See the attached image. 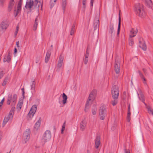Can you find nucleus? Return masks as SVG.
<instances>
[{"instance_id":"52","label":"nucleus","mask_w":153,"mask_h":153,"mask_svg":"<svg viewBox=\"0 0 153 153\" xmlns=\"http://www.w3.org/2000/svg\"><path fill=\"white\" fill-rule=\"evenodd\" d=\"M65 122L63 124L62 127L65 128Z\"/></svg>"},{"instance_id":"3","label":"nucleus","mask_w":153,"mask_h":153,"mask_svg":"<svg viewBox=\"0 0 153 153\" xmlns=\"http://www.w3.org/2000/svg\"><path fill=\"white\" fill-rule=\"evenodd\" d=\"M17 96L16 94L13 95L10 94L8 95L7 101V103L8 105L11 104L12 107L14 106L17 100Z\"/></svg>"},{"instance_id":"35","label":"nucleus","mask_w":153,"mask_h":153,"mask_svg":"<svg viewBox=\"0 0 153 153\" xmlns=\"http://www.w3.org/2000/svg\"><path fill=\"white\" fill-rule=\"evenodd\" d=\"M148 111L149 113L152 114L153 115V111L149 107H147Z\"/></svg>"},{"instance_id":"13","label":"nucleus","mask_w":153,"mask_h":153,"mask_svg":"<svg viewBox=\"0 0 153 153\" xmlns=\"http://www.w3.org/2000/svg\"><path fill=\"white\" fill-rule=\"evenodd\" d=\"M33 6V0H27L26 2L25 7L27 9H30Z\"/></svg>"},{"instance_id":"56","label":"nucleus","mask_w":153,"mask_h":153,"mask_svg":"<svg viewBox=\"0 0 153 153\" xmlns=\"http://www.w3.org/2000/svg\"><path fill=\"white\" fill-rule=\"evenodd\" d=\"M6 153H10V152H7Z\"/></svg>"},{"instance_id":"26","label":"nucleus","mask_w":153,"mask_h":153,"mask_svg":"<svg viewBox=\"0 0 153 153\" xmlns=\"http://www.w3.org/2000/svg\"><path fill=\"white\" fill-rule=\"evenodd\" d=\"M38 24V18H36L35 19V22L34 24L33 25V30H35L37 27V26Z\"/></svg>"},{"instance_id":"37","label":"nucleus","mask_w":153,"mask_h":153,"mask_svg":"<svg viewBox=\"0 0 153 153\" xmlns=\"http://www.w3.org/2000/svg\"><path fill=\"white\" fill-rule=\"evenodd\" d=\"M97 108L96 107H94L92 109V113L93 115H95L96 114Z\"/></svg>"},{"instance_id":"43","label":"nucleus","mask_w":153,"mask_h":153,"mask_svg":"<svg viewBox=\"0 0 153 153\" xmlns=\"http://www.w3.org/2000/svg\"><path fill=\"white\" fill-rule=\"evenodd\" d=\"M19 27L18 26H17L16 27V31L15 32V33H14V34H15V36H16L17 34V33L18 32V30H19Z\"/></svg>"},{"instance_id":"31","label":"nucleus","mask_w":153,"mask_h":153,"mask_svg":"<svg viewBox=\"0 0 153 153\" xmlns=\"http://www.w3.org/2000/svg\"><path fill=\"white\" fill-rule=\"evenodd\" d=\"M146 4L149 7H151L152 5V2L151 0H145Z\"/></svg>"},{"instance_id":"55","label":"nucleus","mask_w":153,"mask_h":153,"mask_svg":"<svg viewBox=\"0 0 153 153\" xmlns=\"http://www.w3.org/2000/svg\"><path fill=\"white\" fill-rule=\"evenodd\" d=\"M17 52V49L16 48H15V49H14V53L16 54V53Z\"/></svg>"},{"instance_id":"33","label":"nucleus","mask_w":153,"mask_h":153,"mask_svg":"<svg viewBox=\"0 0 153 153\" xmlns=\"http://www.w3.org/2000/svg\"><path fill=\"white\" fill-rule=\"evenodd\" d=\"M109 33L112 34L114 32L113 25H111L109 30Z\"/></svg>"},{"instance_id":"49","label":"nucleus","mask_w":153,"mask_h":153,"mask_svg":"<svg viewBox=\"0 0 153 153\" xmlns=\"http://www.w3.org/2000/svg\"><path fill=\"white\" fill-rule=\"evenodd\" d=\"M16 45L18 47H19V41H18L16 42Z\"/></svg>"},{"instance_id":"8","label":"nucleus","mask_w":153,"mask_h":153,"mask_svg":"<svg viewBox=\"0 0 153 153\" xmlns=\"http://www.w3.org/2000/svg\"><path fill=\"white\" fill-rule=\"evenodd\" d=\"M111 93L113 98L114 99H117L118 97L119 94V91L118 86L115 85L113 87L111 90Z\"/></svg>"},{"instance_id":"36","label":"nucleus","mask_w":153,"mask_h":153,"mask_svg":"<svg viewBox=\"0 0 153 153\" xmlns=\"http://www.w3.org/2000/svg\"><path fill=\"white\" fill-rule=\"evenodd\" d=\"M139 97L140 98V99L141 100L142 102H144V96L142 94H140L139 95Z\"/></svg>"},{"instance_id":"47","label":"nucleus","mask_w":153,"mask_h":153,"mask_svg":"<svg viewBox=\"0 0 153 153\" xmlns=\"http://www.w3.org/2000/svg\"><path fill=\"white\" fill-rule=\"evenodd\" d=\"M66 5V2L65 0H64L62 3V6L63 7H65Z\"/></svg>"},{"instance_id":"25","label":"nucleus","mask_w":153,"mask_h":153,"mask_svg":"<svg viewBox=\"0 0 153 153\" xmlns=\"http://www.w3.org/2000/svg\"><path fill=\"white\" fill-rule=\"evenodd\" d=\"M34 3L36 4V6L39 7L40 6L42 8V2L41 1H38V0H35L34 1Z\"/></svg>"},{"instance_id":"50","label":"nucleus","mask_w":153,"mask_h":153,"mask_svg":"<svg viewBox=\"0 0 153 153\" xmlns=\"http://www.w3.org/2000/svg\"><path fill=\"white\" fill-rule=\"evenodd\" d=\"M94 0H91V6H93Z\"/></svg>"},{"instance_id":"15","label":"nucleus","mask_w":153,"mask_h":153,"mask_svg":"<svg viewBox=\"0 0 153 153\" xmlns=\"http://www.w3.org/2000/svg\"><path fill=\"white\" fill-rule=\"evenodd\" d=\"M137 32V30L136 29H132L130 30V38L135 36Z\"/></svg>"},{"instance_id":"12","label":"nucleus","mask_w":153,"mask_h":153,"mask_svg":"<svg viewBox=\"0 0 153 153\" xmlns=\"http://www.w3.org/2000/svg\"><path fill=\"white\" fill-rule=\"evenodd\" d=\"M115 71L117 74H118L120 72V63L119 61H117L115 62L114 65Z\"/></svg>"},{"instance_id":"54","label":"nucleus","mask_w":153,"mask_h":153,"mask_svg":"<svg viewBox=\"0 0 153 153\" xmlns=\"http://www.w3.org/2000/svg\"><path fill=\"white\" fill-rule=\"evenodd\" d=\"M125 153H130V151L129 150H125Z\"/></svg>"},{"instance_id":"4","label":"nucleus","mask_w":153,"mask_h":153,"mask_svg":"<svg viewBox=\"0 0 153 153\" xmlns=\"http://www.w3.org/2000/svg\"><path fill=\"white\" fill-rule=\"evenodd\" d=\"M15 108L14 106H12L7 116L5 117L3 121V125L4 126L9 120H11L14 114Z\"/></svg>"},{"instance_id":"40","label":"nucleus","mask_w":153,"mask_h":153,"mask_svg":"<svg viewBox=\"0 0 153 153\" xmlns=\"http://www.w3.org/2000/svg\"><path fill=\"white\" fill-rule=\"evenodd\" d=\"M129 45L130 46H132L134 44V42L133 40L131 39H129Z\"/></svg>"},{"instance_id":"39","label":"nucleus","mask_w":153,"mask_h":153,"mask_svg":"<svg viewBox=\"0 0 153 153\" xmlns=\"http://www.w3.org/2000/svg\"><path fill=\"white\" fill-rule=\"evenodd\" d=\"M5 99L4 98H3L1 101L0 102V110L1 109V107L3 104L4 102Z\"/></svg>"},{"instance_id":"6","label":"nucleus","mask_w":153,"mask_h":153,"mask_svg":"<svg viewBox=\"0 0 153 153\" xmlns=\"http://www.w3.org/2000/svg\"><path fill=\"white\" fill-rule=\"evenodd\" d=\"M106 112L105 106V105H101L100 107L99 113L100 117L101 120H104L106 115Z\"/></svg>"},{"instance_id":"45","label":"nucleus","mask_w":153,"mask_h":153,"mask_svg":"<svg viewBox=\"0 0 153 153\" xmlns=\"http://www.w3.org/2000/svg\"><path fill=\"white\" fill-rule=\"evenodd\" d=\"M94 24V25H95V26L94 27V29L95 30H96L97 29L98 26V22H95Z\"/></svg>"},{"instance_id":"7","label":"nucleus","mask_w":153,"mask_h":153,"mask_svg":"<svg viewBox=\"0 0 153 153\" xmlns=\"http://www.w3.org/2000/svg\"><path fill=\"white\" fill-rule=\"evenodd\" d=\"M30 129H27L24 132L23 134V142L26 143L29 140L30 135Z\"/></svg>"},{"instance_id":"20","label":"nucleus","mask_w":153,"mask_h":153,"mask_svg":"<svg viewBox=\"0 0 153 153\" xmlns=\"http://www.w3.org/2000/svg\"><path fill=\"white\" fill-rule=\"evenodd\" d=\"M62 103L63 105H65L67 103L68 97L65 93H63L62 95Z\"/></svg>"},{"instance_id":"51","label":"nucleus","mask_w":153,"mask_h":153,"mask_svg":"<svg viewBox=\"0 0 153 153\" xmlns=\"http://www.w3.org/2000/svg\"><path fill=\"white\" fill-rule=\"evenodd\" d=\"M65 128L62 127V130H61V133L62 134H63V131L65 130Z\"/></svg>"},{"instance_id":"19","label":"nucleus","mask_w":153,"mask_h":153,"mask_svg":"<svg viewBox=\"0 0 153 153\" xmlns=\"http://www.w3.org/2000/svg\"><path fill=\"white\" fill-rule=\"evenodd\" d=\"M51 55V52L49 51L47 53L45 57V62L46 63H47L50 59Z\"/></svg>"},{"instance_id":"53","label":"nucleus","mask_w":153,"mask_h":153,"mask_svg":"<svg viewBox=\"0 0 153 153\" xmlns=\"http://www.w3.org/2000/svg\"><path fill=\"white\" fill-rule=\"evenodd\" d=\"M141 77H142V78L143 79V80H144V82H144V83H146V80L145 79V78H144V77H143V76H142Z\"/></svg>"},{"instance_id":"28","label":"nucleus","mask_w":153,"mask_h":153,"mask_svg":"<svg viewBox=\"0 0 153 153\" xmlns=\"http://www.w3.org/2000/svg\"><path fill=\"white\" fill-rule=\"evenodd\" d=\"M36 82L34 80L31 82L30 83V87L31 90L34 91L35 89Z\"/></svg>"},{"instance_id":"46","label":"nucleus","mask_w":153,"mask_h":153,"mask_svg":"<svg viewBox=\"0 0 153 153\" xmlns=\"http://www.w3.org/2000/svg\"><path fill=\"white\" fill-rule=\"evenodd\" d=\"M86 1V0H83L82 4H83V7L84 8H85Z\"/></svg>"},{"instance_id":"24","label":"nucleus","mask_w":153,"mask_h":153,"mask_svg":"<svg viewBox=\"0 0 153 153\" xmlns=\"http://www.w3.org/2000/svg\"><path fill=\"white\" fill-rule=\"evenodd\" d=\"M100 144V140L98 137L96 138L95 140V147L96 149H97Z\"/></svg>"},{"instance_id":"58","label":"nucleus","mask_w":153,"mask_h":153,"mask_svg":"<svg viewBox=\"0 0 153 153\" xmlns=\"http://www.w3.org/2000/svg\"><path fill=\"white\" fill-rule=\"evenodd\" d=\"M0 153H2L1 152H0Z\"/></svg>"},{"instance_id":"21","label":"nucleus","mask_w":153,"mask_h":153,"mask_svg":"<svg viewBox=\"0 0 153 153\" xmlns=\"http://www.w3.org/2000/svg\"><path fill=\"white\" fill-rule=\"evenodd\" d=\"M14 0H10L8 5V9L10 11L14 4Z\"/></svg>"},{"instance_id":"42","label":"nucleus","mask_w":153,"mask_h":153,"mask_svg":"<svg viewBox=\"0 0 153 153\" xmlns=\"http://www.w3.org/2000/svg\"><path fill=\"white\" fill-rule=\"evenodd\" d=\"M131 114V112H130V105L129 104L128 105V114L127 115H129L130 116Z\"/></svg>"},{"instance_id":"10","label":"nucleus","mask_w":153,"mask_h":153,"mask_svg":"<svg viewBox=\"0 0 153 153\" xmlns=\"http://www.w3.org/2000/svg\"><path fill=\"white\" fill-rule=\"evenodd\" d=\"M139 47L141 48L143 50L146 51L147 49V47L145 42L143 38L140 37L139 38Z\"/></svg>"},{"instance_id":"22","label":"nucleus","mask_w":153,"mask_h":153,"mask_svg":"<svg viewBox=\"0 0 153 153\" xmlns=\"http://www.w3.org/2000/svg\"><path fill=\"white\" fill-rule=\"evenodd\" d=\"M89 55V53L88 51V50H87L86 54L85 55V56L84 59V62L85 64L86 65L88 63V57Z\"/></svg>"},{"instance_id":"41","label":"nucleus","mask_w":153,"mask_h":153,"mask_svg":"<svg viewBox=\"0 0 153 153\" xmlns=\"http://www.w3.org/2000/svg\"><path fill=\"white\" fill-rule=\"evenodd\" d=\"M75 32V29L74 28V27H72L71 28V33H70V34L71 35H73L74 34V33Z\"/></svg>"},{"instance_id":"5","label":"nucleus","mask_w":153,"mask_h":153,"mask_svg":"<svg viewBox=\"0 0 153 153\" xmlns=\"http://www.w3.org/2000/svg\"><path fill=\"white\" fill-rule=\"evenodd\" d=\"M37 110V106L36 105H33L31 108L30 111L27 116V119L29 120H31L35 113Z\"/></svg>"},{"instance_id":"29","label":"nucleus","mask_w":153,"mask_h":153,"mask_svg":"<svg viewBox=\"0 0 153 153\" xmlns=\"http://www.w3.org/2000/svg\"><path fill=\"white\" fill-rule=\"evenodd\" d=\"M120 22H121V18L120 15L119 14V23H118V27L117 29V35H119L120 31Z\"/></svg>"},{"instance_id":"2","label":"nucleus","mask_w":153,"mask_h":153,"mask_svg":"<svg viewBox=\"0 0 153 153\" xmlns=\"http://www.w3.org/2000/svg\"><path fill=\"white\" fill-rule=\"evenodd\" d=\"M134 11L137 15L141 17H143L146 15L143 5L139 3L135 4Z\"/></svg>"},{"instance_id":"48","label":"nucleus","mask_w":153,"mask_h":153,"mask_svg":"<svg viewBox=\"0 0 153 153\" xmlns=\"http://www.w3.org/2000/svg\"><path fill=\"white\" fill-rule=\"evenodd\" d=\"M127 120L128 122H129L130 120V116L127 115Z\"/></svg>"},{"instance_id":"17","label":"nucleus","mask_w":153,"mask_h":153,"mask_svg":"<svg viewBox=\"0 0 153 153\" xmlns=\"http://www.w3.org/2000/svg\"><path fill=\"white\" fill-rule=\"evenodd\" d=\"M11 56L9 53L7 55H6L4 59L3 62H9L11 60Z\"/></svg>"},{"instance_id":"44","label":"nucleus","mask_w":153,"mask_h":153,"mask_svg":"<svg viewBox=\"0 0 153 153\" xmlns=\"http://www.w3.org/2000/svg\"><path fill=\"white\" fill-rule=\"evenodd\" d=\"M117 103V101L116 100H114L112 101V105L114 106L116 105V104Z\"/></svg>"},{"instance_id":"30","label":"nucleus","mask_w":153,"mask_h":153,"mask_svg":"<svg viewBox=\"0 0 153 153\" xmlns=\"http://www.w3.org/2000/svg\"><path fill=\"white\" fill-rule=\"evenodd\" d=\"M120 22H121V18L120 15L119 14V23H118V27L117 29V35H119L120 31Z\"/></svg>"},{"instance_id":"38","label":"nucleus","mask_w":153,"mask_h":153,"mask_svg":"<svg viewBox=\"0 0 153 153\" xmlns=\"http://www.w3.org/2000/svg\"><path fill=\"white\" fill-rule=\"evenodd\" d=\"M4 74V72L2 69H0V79L1 78Z\"/></svg>"},{"instance_id":"1","label":"nucleus","mask_w":153,"mask_h":153,"mask_svg":"<svg viewBox=\"0 0 153 153\" xmlns=\"http://www.w3.org/2000/svg\"><path fill=\"white\" fill-rule=\"evenodd\" d=\"M97 91L93 90L90 93L88 100L86 102L85 111L86 112L88 110L92 103L94 102V100L96 95Z\"/></svg>"},{"instance_id":"57","label":"nucleus","mask_w":153,"mask_h":153,"mask_svg":"<svg viewBox=\"0 0 153 153\" xmlns=\"http://www.w3.org/2000/svg\"><path fill=\"white\" fill-rule=\"evenodd\" d=\"M51 47H52V45H51Z\"/></svg>"},{"instance_id":"14","label":"nucleus","mask_w":153,"mask_h":153,"mask_svg":"<svg viewBox=\"0 0 153 153\" xmlns=\"http://www.w3.org/2000/svg\"><path fill=\"white\" fill-rule=\"evenodd\" d=\"M8 26L7 23V22H3L0 25V30H5Z\"/></svg>"},{"instance_id":"18","label":"nucleus","mask_w":153,"mask_h":153,"mask_svg":"<svg viewBox=\"0 0 153 153\" xmlns=\"http://www.w3.org/2000/svg\"><path fill=\"white\" fill-rule=\"evenodd\" d=\"M63 61V58L61 56H60L58 62L57 64V67L59 68H60L62 66Z\"/></svg>"},{"instance_id":"16","label":"nucleus","mask_w":153,"mask_h":153,"mask_svg":"<svg viewBox=\"0 0 153 153\" xmlns=\"http://www.w3.org/2000/svg\"><path fill=\"white\" fill-rule=\"evenodd\" d=\"M41 122V120H39L36 123L34 127V131H37L39 129Z\"/></svg>"},{"instance_id":"32","label":"nucleus","mask_w":153,"mask_h":153,"mask_svg":"<svg viewBox=\"0 0 153 153\" xmlns=\"http://www.w3.org/2000/svg\"><path fill=\"white\" fill-rule=\"evenodd\" d=\"M57 0H51L50 4L51 8H52L54 6Z\"/></svg>"},{"instance_id":"23","label":"nucleus","mask_w":153,"mask_h":153,"mask_svg":"<svg viewBox=\"0 0 153 153\" xmlns=\"http://www.w3.org/2000/svg\"><path fill=\"white\" fill-rule=\"evenodd\" d=\"M23 104V101L22 100H20L19 101L18 103L17 104L16 108L19 111L22 107V106Z\"/></svg>"},{"instance_id":"27","label":"nucleus","mask_w":153,"mask_h":153,"mask_svg":"<svg viewBox=\"0 0 153 153\" xmlns=\"http://www.w3.org/2000/svg\"><path fill=\"white\" fill-rule=\"evenodd\" d=\"M21 3L20 2L18 4L17 9L16 12V16H17L21 10Z\"/></svg>"},{"instance_id":"9","label":"nucleus","mask_w":153,"mask_h":153,"mask_svg":"<svg viewBox=\"0 0 153 153\" xmlns=\"http://www.w3.org/2000/svg\"><path fill=\"white\" fill-rule=\"evenodd\" d=\"M51 137V133L50 131L47 130L44 133L42 139L45 142L49 141Z\"/></svg>"},{"instance_id":"34","label":"nucleus","mask_w":153,"mask_h":153,"mask_svg":"<svg viewBox=\"0 0 153 153\" xmlns=\"http://www.w3.org/2000/svg\"><path fill=\"white\" fill-rule=\"evenodd\" d=\"M9 81V79L8 77L6 78L3 83H2V85L3 86H5L6 85L8 82Z\"/></svg>"},{"instance_id":"11","label":"nucleus","mask_w":153,"mask_h":153,"mask_svg":"<svg viewBox=\"0 0 153 153\" xmlns=\"http://www.w3.org/2000/svg\"><path fill=\"white\" fill-rule=\"evenodd\" d=\"M87 122L85 119L82 120L80 125V129L82 131H83L85 129L86 125Z\"/></svg>"}]
</instances>
